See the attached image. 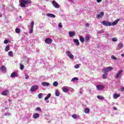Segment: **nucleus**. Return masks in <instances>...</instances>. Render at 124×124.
<instances>
[{
  "label": "nucleus",
  "instance_id": "nucleus-46",
  "mask_svg": "<svg viewBox=\"0 0 124 124\" xmlns=\"http://www.w3.org/2000/svg\"><path fill=\"white\" fill-rule=\"evenodd\" d=\"M10 116V113H6L4 114V116Z\"/></svg>",
  "mask_w": 124,
  "mask_h": 124
},
{
  "label": "nucleus",
  "instance_id": "nucleus-47",
  "mask_svg": "<svg viewBox=\"0 0 124 124\" xmlns=\"http://www.w3.org/2000/svg\"><path fill=\"white\" fill-rule=\"evenodd\" d=\"M85 26H86V28H89V24L88 23H86L85 24Z\"/></svg>",
  "mask_w": 124,
  "mask_h": 124
},
{
  "label": "nucleus",
  "instance_id": "nucleus-25",
  "mask_svg": "<svg viewBox=\"0 0 124 124\" xmlns=\"http://www.w3.org/2000/svg\"><path fill=\"white\" fill-rule=\"evenodd\" d=\"M47 16L53 18L56 17V16L52 14H48L47 15Z\"/></svg>",
  "mask_w": 124,
  "mask_h": 124
},
{
  "label": "nucleus",
  "instance_id": "nucleus-30",
  "mask_svg": "<svg viewBox=\"0 0 124 124\" xmlns=\"http://www.w3.org/2000/svg\"><path fill=\"white\" fill-rule=\"evenodd\" d=\"M107 75H108V74L104 73V74H103V75H102V78L103 79H107V77H106Z\"/></svg>",
  "mask_w": 124,
  "mask_h": 124
},
{
  "label": "nucleus",
  "instance_id": "nucleus-22",
  "mask_svg": "<svg viewBox=\"0 0 124 124\" xmlns=\"http://www.w3.org/2000/svg\"><path fill=\"white\" fill-rule=\"evenodd\" d=\"M118 48L119 49H122L123 48V44L122 43H119L118 44Z\"/></svg>",
  "mask_w": 124,
  "mask_h": 124
},
{
  "label": "nucleus",
  "instance_id": "nucleus-9",
  "mask_svg": "<svg viewBox=\"0 0 124 124\" xmlns=\"http://www.w3.org/2000/svg\"><path fill=\"white\" fill-rule=\"evenodd\" d=\"M10 77L12 78H17L18 77V74L16 73V72H14L11 74V75H10Z\"/></svg>",
  "mask_w": 124,
  "mask_h": 124
},
{
  "label": "nucleus",
  "instance_id": "nucleus-37",
  "mask_svg": "<svg viewBox=\"0 0 124 124\" xmlns=\"http://www.w3.org/2000/svg\"><path fill=\"white\" fill-rule=\"evenodd\" d=\"M79 64H77L74 67H75L76 69H78L79 67Z\"/></svg>",
  "mask_w": 124,
  "mask_h": 124
},
{
  "label": "nucleus",
  "instance_id": "nucleus-18",
  "mask_svg": "<svg viewBox=\"0 0 124 124\" xmlns=\"http://www.w3.org/2000/svg\"><path fill=\"white\" fill-rule=\"evenodd\" d=\"M120 97V94H117V93H114L113 94V98L114 99H117L118 98H119Z\"/></svg>",
  "mask_w": 124,
  "mask_h": 124
},
{
  "label": "nucleus",
  "instance_id": "nucleus-53",
  "mask_svg": "<svg viewBox=\"0 0 124 124\" xmlns=\"http://www.w3.org/2000/svg\"><path fill=\"white\" fill-rule=\"evenodd\" d=\"M121 56L124 57V53L122 54Z\"/></svg>",
  "mask_w": 124,
  "mask_h": 124
},
{
  "label": "nucleus",
  "instance_id": "nucleus-4",
  "mask_svg": "<svg viewBox=\"0 0 124 124\" xmlns=\"http://www.w3.org/2000/svg\"><path fill=\"white\" fill-rule=\"evenodd\" d=\"M102 24H103V25H104L105 26H111V23L109 21H102Z\"/></svg>",
  "mask_w": 124,
  "mask_h": 124
},
{
  "label": "nucleus",
  "instance_id": "nucleus-6",
  "mask_svg": "<svg viewBox=\"0 0 124 124\" xmlns=\"http://www.w3.org/2000/svg\"><path fill=\"white\" fill-rule=\"evenodd\" d=\"M38 89V85H33L31 86V92H34L35 91L37 90Z\"/></svg>",
  "mask_w": 124,
  "mask_h": 124
},
{
  "label": "nucleus",
  "instance_id": "nucleus-11",
  "mask_svg": "<svg viewBox=\"0 0 124 124\" xmlns=\"http://www.w3.org/2000/svg\"><path fill=\"white\" fill-rule=\"evenodd\" d=\"M123 73V70H120L118 72V74H117L116 76H115V79H118V78L120 77V75H121Z\"/></svg>",
  "mask_w": 124,
  "mask_h": 124
},
{
  "label": "nucleus",
  "instance_id": "nucleus-36",
  "mask_svg": "<svg viewBox=\"0 0 124 124\" xmlns=\"http://www.w3.org/2000/svg\"><path fill=\"white\" fill-rule=\"evenodd\" d=\"M38 97L39 99H41L42 97H43V93H40V94H38Z\"/></svg>",
  "mask_w": 124,
  "mask_h": 124
},
{
  "label": "nucleus",
  "instance_id": "nucleus-52",
  "mask_svg": "<svg viewBox=\"0 0 124 124\" xmlns=\"http://www.w3.org/2000/svg\"><path fill=\"white\" fill-rule=\"evenodd\" d=\"M113 109H114V110H117V108H115V107H114V108H113Z\"/></svg>",
  "mask_w": 124,
  "mask_h": 124
},
{
  "label": "nucleus",
  "instance_id": "nucleus-21",
  "mask_svg": "<svg viewBox=\"0 0 124 124\" xmlns=\"http://www.w3.org/2000/svg\"><path fill=\"white\" fill-rule=\"evenodd\" d=\"M85 39V41L86 42H89L90 41V36L89 35L86 36Z\"/></svg>",
  "mask_w": 124,
  "mask_h": 124
},
{
  "label": "nucleus",
  "instance_id": "nucleus-26",
  "mask_svg": "<svg viewBox=\"0 0 124 124\" xmlns=\"http://www.w3.org/2000/svg\"><path fill=\"white\" fill-rule=\"evenodd\" d=\"M84 112L86 114H88L90 112V109L89 108H85L84 109Z\"/></svg>",
  "mask_w": 124,
  "mask_h": 124
},
{
  "label": "nucleus",
  "instance_id": "nucleus-49",
  "mask_svg": "<svg viewBox=\"0 0 124 124\" xmlns=\"http://www.w3.org/2000/svg\"><path fill=\"white\" fill-rule=\"evenodd\" d=\"M33 32V29H31V31H29V33H32Z\"/></svg>",
  "mask_w": 124,
  "mask_h": 124
},
{
  "label": "nucleus",
  "instance_id": "nucleus-29",
  "mask_svg": "<svg viewBox=\"0 0 124 124\" xmlns=\"http://www.w3.org/2000/svg\"><path fill=\"white\" fill-rule=\"evenodd\" d=\"M72 117H73V119H77L79 118V115H77V114H74L72 115Z\"/></svg>",
  "mask_w": 124,
  "mask_h": 124
},
{
  "label": "nucleus",
  "instance_id": "nucleus-41",
  "mask_svg": "<svg viewBox=\"0 0 124 124\" xmlns=\"http://www.w3.org/2000/svg\"><path fill=\"white\" fill-rule=\"evenodd\" d=\"M111 58H112V59H113V60H117V57L114 56L113 55L111 56Z\"/></svg>",
  "mask_w": 124,
  "mask_h": 124
},
{
  "label": "nucleus",
  "instance_id": "nucleus-12",
  "mask_svg": "<svg viewBox=\"0 0 124 124\" xmlns=\"http://www.w3.org/2000/svg\"><path fill=\"white\" fill-rule=\"evenodd\" d=\"M69 35L70 37H73L76 35V32L70 31L69 32Z\"/></svg>",
  "mask_w": 124,
  "mask_h": 124
},
{
  "label": "nucleus",
  "instance_id": "nucleus-1",
  "mask_svg": "<svg viewBox=\"0 0 124 124\" xmlns=\"http://www.w3.org/2000/svg\"><path fill=\"white\" fill-rule=\"evenodd\" d=\"M20 6L21 7H26V5L31 3V0H21L19 1Z\"/></svg>",
  "mask_w": 124,
  "mask_h": 124
},
{
  "label": "nucleus",
  "instance_id": "nucleus-38",
  "mask_svg": "<svg viewBox=\"0 0 124 124\" xmlns=\"http://www.w3.org/2000/svg\"><path fill=\"white\" fill-rule=\"evenodd\" d=\"M33 26H34V22L32 21L31 22V29H32L33 28Z\"/></svg>",
  "mask_w": 124,
  "mask_h": 124
},
{
  "label": "nucleus",
  "instance_id": "nucleus-19",
  "mask_svg": "<svg viewBox=\"0 0 124 124\" xmlns=\"http://www.w3.org/2000/svg\"><path fill=\"white\" fill-rule=\"evenodd\" d=\"M79 40L82 43H84V41H85V40L84 37H83L82 36H80Z\"/></svg>",
  "mask_w": 124,
  "mask_h": 124
},
{
  "label": "nucleus",
  "instance_id": "nucleus-5",
  "mask_svg": "<svg viewBox=\"0 0 124 124\" xmlns=\"http://www.w3.org/2000/svg\"><path fill=\"white\" fill-rule=\"evenodd\" d=\"M52 42V40L50 38H46L45 40V43L47 45L51 44Z\"/></svg>",
  "mask_w": 124,
  "mask_h": 124
},
{
  "label": "nucleus",
  "instance_id": "nucleus-43",
  "mask_svg": "<svg viewBox=\"0 0 124 124\" xmlns=\"http://www.w3.org/2000/svg\"><path fill=\"white\" fill-rule=\"evenodd\" d=\"M98 33H104V31L103 30H101V31H98Z\"/></svg>",
  "mask_w": 124,
  "mask_h": 124
},
{
  "label": "nucleus",
  "instance_id": "nucleus-50",
  "mask_svg": "<svg viewBox=\"0 0 124 124\" xmlns=\"http://www.w3.org/2000/svg\"><path fill=\"white\" fill-rule=\"evenodd\" d=\"M102 0H97V2L100 3L102 1Z\"/></svg>",
  "mask_w": 124,
  "mask_h": 124
},
{
  "label": "nucleus",
  "instance_id": "nucleus-32",
  "mask_svg": "<svg viewBox=\"0 0 124 124\" xmlns=\"http://www.w3.org/2000/svg\"><path fill=\"white\" fill-rule=\"evenodd\" d=\"M15 31L16 32V33H20V29L16 28V29H15Z\"/></svg>",
  "mask_w": 124,
  "mask_h": 124
},
{
  "label": "nucleus",
  "instance_id": "nucleus-31",
  "mask_svg": "<svg viewBox=\"0 0 124 124\" xmlns=\"http://www.w3.org/2000/svg\"><path fill=\"white\" fill-rule=\"evenodd\" d=\"M97 98L98 99H100V100H103L104 99L103 96H100V95L97 96Z\"/></svg>",
  "mask_w": 124,
  "mask_h": 124
},
{
  "label": "nucleus",
  "instance_id": "nucleus-40",
  "mask_svg": "<svg viewBox=\"0 0 124 124\" xmlns=\"http://www.w3.org/2000/svg\"><path fill=\"white\" fill-rule=\"evenodd\" d=\"M9 50V46H6L5 47V51L7 52Z\"/></svg>",
  "mask_w": 124,
  "mask_h": 124
},
{
  "label": "nucleus",
  "instance_id": "nucleus-44",
  "mask_svg": "<svg viewBox=\"0 0 124 124\" xmlns=\"http://www.w3.org/2000/svg\"><path fill=\"white\" fill-rule=\"evenodd\" d=\"M8 43H9V41L7 40H5L4 41V43L5 44H8Z\"/></svg>",
  "mask_w": 124,
  "mask_h": 124
},
{
  "label": "nucleus",
  "instance_id": "nucleus-42",
  "mask_svg": "<svg viewBox=\"0 0 124 124\" xmlns=\"http://www.w3.org/2000/svg\"><path fill=\"white\" fill-rule=\"evenodd\" d=\"M36 110L38 111H41V108H36Z\"/></svg>",
  "mask_w": 124,
  "mask_h": 124
},
{
  "label": "nucleus",
  "instance_id": "nucleus-2",
  "mask_svg": "<svg viewBox=\"0 0 124 124\" xmlns=\"http://www.w3.org/2000/svg\"><path fill=\"white\" fill-rule=\"evenodd\" d=\"M113 69V67L111 66H108L107 68H105L102 69V72H104V73H108V72L112 71Z\"/></svg>",
  "mask_w": 124,
  "mask_h": 124
},
{
  "label": "nucleus",
  "instance_id": "nucleus-7",
  "mask_svg": "<svg viewBox=\"0 0 124 124\" xmlns=\"http://www.w3.org/2000/svg\"><path fill=\"white\" fill-rule=\"evenodd\" d=\"M104 13L103 12H101L99 14H98L96 16V17L97 19H100L101 18L104 16Z\"/></svg>",
  "mask_w": 124,
  "mask_h": 124
},
{
  "label": "nucleus",
  "instance_id": "nucleus-13",
  "mask_svg": "<svg viewBox=\"0 0 124 124\" xmlns=\"http://www.w3.org/2000/svg\"><path fill=\"white\" fill-rule=\"evenodd\" d=\"M62 90L64 93H67V92H69V91H70L69 89L66 87H64L62 88Z\"/></svg>",
  "mask_w": 124,
  "mask_h": 124
},
{
  "label": "nucleus",
  "instance_id": "nucleus-23",
  "mask_svg": "<svg viewBox=\"0 0 124 124\" xmlns=\"http://www.w3.org/2000/svg\"><path fill=\"white\" fill-rule=\"evenodd\" d=\"M51 93H48L46 96L45 98V100L46 101L47 99H48L50 97H51Z\"/></svg>",
  "mask_w": 124,
  "mask_h": 124
},
{
  "label": "nucleus",
  "instance_id": "nucleus-16",
  "mask_svg": "<svg viewBox=\"0 0 124 124\" xmlns=\"http://www.w3.org/2000/svg\"><path fill=\"white\" fill-rule=\"evenodd\" d=\"M41 85H42V86L43 87H48L49 85V83H47V82H42L41 83Z\"/></svg>",
  "mask_w": 124,
  "mask_h": 124
},
{
  "label": "nucleus",
  "instance_id": "nucleus-27",
  "mask_svg": "<svg viewBox=\"0 0 124 124\" xmlns=\"http://www.w3.org/2000/svg\"><path fill=\"white\" fill-rule=\"evenodd\" d=\"M60 95V92L58 90H55V96H59Z\"/></svg>",
  "mask_w": 124,
  "mask_h": 124
},
{
  "label": "nucleus",
  "instance_id": "nucleus-20",
  "mask_svg": "<svg viewBox=\"0 0 124 124\" xmlns=\"http://www.w3.org/2000/svg\"><path fill=\"white\" fill-rule=\"evenodd\" d=\"M73 41H74V43H76V45H77V46H79V45L80 44H79V42L78 40L74 39L73 40Z\"/></svg>",
  "mask_w": 124,
  "mask_h": 124
},
{
  "label": "nucleus",
  "instance_id": "nucleus-3",
  "mask_svg": "<svg viewBox=\"0 0 124 124\" xmlns=\"http://www.w3.org/2000/svg\"><path fill=\"white\" fill-rule=\"evenodd\" d=\"M66 55L69 57L71 59H73L74 58V56L70 52V51H66Z\"/></svg>",
  "mask_w": 124,
  "mask_h": 124
},
{
  "label": "nucleus",
  "instance_id": "nucleus-33",
  "mask_svg": "<svg viewBox=\"0 0 124 124\" xmlns=\"http://www.w3.org/2000/svg\"><path fill=\"white\" fill-rule=\"evenodd\" d=\"M58 85V82L57 81H54V83H53V86L54 87H57Z\"/></svg>",
  "mask_w": 124,
  "mask_h": 124
},
{
  "label": "nucleus",
  "instance_id": "nucleus-15",
  "mask_svg": "<svg viewBox=\"0 0 124 124\" xmlns=\"http://www.w3.org/2000/svg\"><path fill=\"white\" fill-rule=\"evenodd\" d=\"M40 117L39 114L38 113H34L33 114V118L36 119H38Z\"/></svg>",
  "mask_w": 124,
  "mask_h": 124
},
{
  "label": "nucleus",
  "instance_id": "nucleus-14",
  "mask_svg": "<svg viewBox=\"0 0 124 124\" xmlns=\"http://www.w3.org/2000/svg\"><path fill=\"white\" fill-rule=\"evenodd\" d=\"M9 92V90H6V91H3L2 93H1V94L3 96H6L7 94H8Z\"/></svg>",
  "mask_w": 124,
  "mask_h": 124
},
{
  "label": "nucleus",
  "instance_id": "nucleus-55",
  "mask_svg": "<svg viewBox=\"0 0 124 124\" xmlns=\"http://www.w3.org/2000/svg\"><path fill=\"white\" fill-rule=\"evenodd\" d=\"M19 18H21V16H20L19 17Z\"/></svg>",
  "mask_w": 124,
  "mask_h": 124
},
{
  "label": "nucleus",
  "instance_id": "nucleus-28",
  "mask_svg": "<svg viewBox=\"0 0 124 124\" xmlns=\"http://www.w3.org/2000/svg\"><path fill=\"white\" fill-rule=\"evenodd\" d=\"M19 67L20 69H21V70H23L24 68H25V66H24L23 64H20Z\"/></svg>",
  "mask_w": 124,
  "mask_h": 124
},
{
  "label": "nucleus",
  "instance_id": "nucleus-10",
  "mask_svg": "<svg viewBox=\"0 0 124 124\" xmlns=\"http://www.w3.org/2000/svg\"><path fill=\"white\" fill-rule=\"evenodd\" d=\"M96 88L97 90L101 91L104 89V86L103 85H96Z\"/></svg>",
  "mask_w": 124,
  "mask_h": 124
},
{
  "label": "nucleus",
  "instance_id": "nucleus-45",
  "mask_svg": "<svg viewBox=\"0 0 124 124\" xmlns=\"http://www.w3.org/2000/svg\"><path fill=\"white\" fill-rule=\"evenodd\" d=\"M59 27L60 28H62V23H60L59 24Z\"/></svg>",
  "mask_w": 124,
  "mask_h": 124
},
{
  "label": "nucleus",
  "instance_id": "nucleus-54",
  "mask_svg": "<svg viewBox=\"0 0 124 124\" xmlns=\"http://www.w3.org/2000/svg\"><path fill=\"white\" fill-rule=\"evenodd\" d=\"M2 16V15H0V17H1Z\"/></svg>",
  "mask_w": 124,
  "mask_h": 124
},
{
  "label": "nucleus",
  "instance_id": "nucleus-39",
  "mask_svg": "<svg viewBox=\"0 0 124 124\" xmlns=\"http://www.w3.org/2000/svg\"><path fill=\"white\" fill-rule=\"evenodd\" d=\"M112 41H113L114 42L117 41V38H112Z\"/></svg>",
  "mask_w": 124,
  "mask_h": 124
},
{
  "label": "nucleus",
  "instance_id": "nucleus-17",
  "mask_svg": "<svg viewBox=\"0 0 124 124\" xmlns=\"http://www.w3.org/2000/svg\"><path fill=\"white\" fill-rule=\"evenodd\" d=\"M120 20V19H116L115 21H114L112 23H111V26H115L117 24L118 21Z\"/></svg>",
  "mask_w": 124,
  "mask_h": 124
},
{
  "label": "nucleus",
  "instance_id": "nucleus-8",
  "mask_svg": "<svg viewBox=\"0 0 124 124\" xmlns=\"http://www.w3.org/2000/svg\"><path fill=\"white\" fill-rule=\"evenodd\" d=\"M52 5L53 6H54V7L56 8H59L60 7L59 5L55 0L52 1Z\"/></svg>",
  "mask_w": 124,
  "mask_h": 124
},
{
  "label": "nucleus",
  "instance_id": "nucleus-24",
  "mask_svg": "<svg viewBox=\"0 0 124 124\" xmlns=\"http://www.w3.org/2000/svg\"><path fill=\"white\" fill-rule=\"evenodd\" d=\"M1 70L3 72H6V68L5 66L2 65L1 66Z\"/></svg>",
  "mask_w": 124,
  "mask_h": 124
},
{
  "label": "nucleus",
  "instance_id": "nucleus-51",
  "mask_svg": "<svg viewBox=\"0 0 124 124\" xmlns=\"http://www.w3.org/2000/svg\"><path fill=\"white\" fill-rule=\"evenodd\" d=\"M121 91L122 92L124 91V87L121 88Z\"/></svg>",
  "mask_w": 124,
  "mask_h": 124
},
{
  "label": "nucleus",
  "instance_id": "nucleus-56",
  "mask_svg": "<svg viewBox=\"0 0 124 124\" xmlns=\"http://www.w3.org/2000/svg\"><path fill=\"white\" fill-rule=\"evenodd\" d=\"M9 102H11V101H10V100H9Z\"/></svg>",
  "mask_w": 124,
  "mask_h": 124
},
{
  "label": "nucleus",
  "instance_id": "nucleus-35",
  "mask_svg": "<svg viewBox=\"0 0 124 124\" xmlns=\"http://www.w3.org/2000/svg\"><path fill=\"white\" fill-rule=\"evenodd\" d=\"M8 55L10 57H13V52L12 51H9L8 53Z\"/></svg>",
  "mask_w": 124,
  "mask_h": 124
},
{
  "label": "nucleus",
  "instance_id": "nucleus-34",
  "mask_svg": "<svg viewBox=\"0 0 124 124\" xmlns=\"http://www.w3.org/2000/svg\"><path fill=\"white\" fill-rule=\"evenodd\" d=\"M78 78H74L73 79H71L72 82H74L75 81H78Z\"/></svg>",
  "mask_w": 124,
  "mask_h": 124
},
{
  "label": "nucleus",
  "instance_id": "nucleus-48",
  "mask_svg": "<svg viewBox=\"0 0 124 124\" xmlns=\"http://www.w3.org/2000/svg\"><path fill=\"white\" fill-rule=\"evenodd\" d=\"M29 78V76L27 74H25V78L27 79Z\"/></svg>",
  "mask_w": 124,
  "mask_h": 124
}]
</instances>
